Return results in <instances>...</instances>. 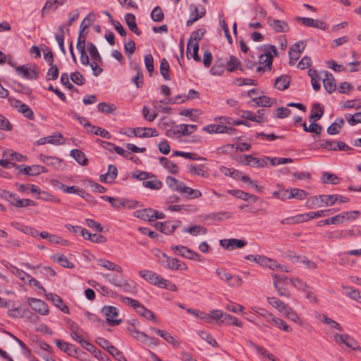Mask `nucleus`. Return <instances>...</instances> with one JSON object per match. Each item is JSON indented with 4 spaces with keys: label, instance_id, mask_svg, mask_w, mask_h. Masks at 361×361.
Masks as SVG:
<instances>
[{
    "label": "nucleus",
    "instance_id": "18",
    "mask_svg": "<svg viewBox=\"0 0 361 361\" xmlns=\"http://www.w3.org/2000/svg\"><path fill=\"white\" fill-rule=\"evenodd\" d=\"M39 159L47 166H52L54 169H59L62 166L61 159L56 157L40 154Z\"/></svg>",
    "mask_w": 361,
    "mask_h": 361
},
{
    "label": "nucleus",
    "instance_id": "36",
    "mask_svg": "<svg viewBox=\"0 0 361 361\" xmlns=\"http://www.w3.org/2000/svg\"><path fill=\"white\" fill-rule=\"evenodd\" d=\"M183 233H188L192 235H205L207 232V229L200 225H194L188 228H184L183 229Z\"/></svg>",
    "mask_w": 361,
    "mask_h": 361
},
{
    "label": "nucleus",
    "instance_id": "41",
    "mask_svg": "<svg viewBox=\"0 0 361 361\" xmlns=\"http://www.w3.org/2000/svg\"><path fill=\"white\" fill-rule=\"evenodd\" d=\"M323 114V108L321 107L319 104H314L311 111V115L310 116L309 120L310 121H317L322 118Z\"/></svg>",
    "mask_w": 361,
    "mask_h": 361
},
{
    "label": "nucleus",
    "instance_id": "33",
    "mask_svg": "<svg viewBox=\"0 0 361 361\" xmlns=\"http://www.w3.org/2000/svg\"><path fill=\"white\" fill-rule=\"evenodd\" d=\"M70 155L80 165L86 166L87 164L88 160L85 154L81 150L75 149L71 151Z\"/></svg>",
    "mask_w": 361,
    "mask_h": 361
},
{
    "label": "nucleus",
    "instance_id": "48",
    "mask_svg": "<svg viewBox=\"0 0 361 361\" xmlns=\"http://www.w3.org/2000/svg\"><path fill=\"white\" fill-rule=\"evenodd\" d=\"M318 319L321 320L323 323L329 325L331 327L336 329L340 331H343V328L341 327V326L337 322L333 320L326 315L319 314L318 316Z\"/></svg>",
    "mask_w": 361,
    "mask_h": 361
},
{
    "label": "nucleus",
    "instance_id": "61",
    "mask_svg": "<svg viewBox=\"0 0 361 361\" xmlns=\"http://www.w3.org/2000/svg\"><path fill=\"white\" fill-rule=\"evenodd\" d=\"M306 196L307 192L305 190L298 188H292L288 195L289 198H296L298 200H303Z\"/></svg>",
    "mask_w": 361,
    "mask_h": 361
},
{
    "label": "nucleus",
    "instance_id": "55",
    "mask_svg": "<svg viewBox=\"0 0 361 361\" xmlns=\"http://www.w3.org/2000/svg\"><path fill=\"white\" fill-rule=\"evenodd\" d=\"M101 198L104 200L108 201L112 207L116 209H119L121 206H125V202L123 199L115 198L106 195L101 196Z\"/></svg>",
    "mask_w": 361,
    "mask_h": 361
},
{
    "label": "nucleus",
    "instance_id": "1",
    "mask_svg": "<svg viewBox=\"0 0 361 361\" xmlns=\"http://www.w3.org/2000/svg\"><path fill=\"white\" fill-rule=\"evenodd\" d=\"M263 50L264 54L259 56V63L267 67V69L270 71L272 69L273 59L277 56L278 52L276 47L271 44L264 45Z\"/></svg>",
    "mask_w": 361,
    "mask_h": 361
},
{
    "label": "nucleus",
    "instance_id": "37",
    "mask_svg": "<svg viewBox=\"0 0 361 361\" xmlns=\"http://www.w3.org/2000/svg\"><path fill=\"white\" fill-rule=\"evenodd\" d=\"M205 32H206L205 29L201 28V29L197 30V31L192 32V34L190 35V40L187 45V56H188V51L190 50V45L193 44L195 42L198 43V41H200L202 38Z\"/></svg>",
    "mask_w": 361,
    "mask_h": 361
},
{
    "label": "nucleus",
    "instance_id": "51",
    "mask_svg": "<svg viewBox=\"0 0 361 361\" xmlns=\"http://www.w3.org/2000/svg\"><path fill=\"white\" fill-rule=\"evenodd\" d=\"M128 331L132 336L133 338L137 339V341L142 342V341H145L146 338V334L140 331L137 330L135 326L133 324L129 326L128 327Z\"/></svg>",
    "mask_w": 361,
    "mask_h": 361
},
{
    "label": "nucleus",
    "instance_id": "19",
    "mask_svg": "<svg viewBox=\"0 0 361 361\" xmlns=\"http://www.w3.org/2000/svg\"><path fill=\"white\" fill-rule=\"evenodd\" d=\"M268 23L276 32H286L289 30L288 25L285 21L272 19L269 17L268 18Z\"/></svg>",
    "mask_w": 361,
    "mask_h": 361
},
{
    "label": "nucleus",
    "instance_id": "16",
    "mask_svg": "<svg viewBox=\"0 0 361 361\" xmlns=\"http://www.w3.org/2000/svg\"><path fill=\"white\" fill-rule=\"evenodd\" d=\"M305 43L302 41L295 42L289 50V59L297 61L305 48Z\"/></svg>",
    "mask_w": 361,
    "mask_h": 361
},
{
    "label": "nucleus",
    "instance_id": "46",
    "mask_svg": "<svg viewBox=\"0 0 361 361\" xmlns=\"http://www.w3.org/2000/svg\"><path fill=\"white\" fill-rule=\"evenodd\" d=\"M118 170L115 165H109L107 172L104 174V182L110 183L117 177Z\"/></svg>",
    "mask_w": 361,
    "mask_h": 361
},
{
    "label": "nucleus",
    "instance_id": "43",
    "mask_svg": "<svg viewBox=\"0 0 361 361\" xmlns=\"http://www.w3.org/2000/svg\"><path fill=\"white\" fill-rule=\"evenodd\" d=\"M226 68L225 63L222 59L216 61L214 65L212 67L209 72L212 75H221Z\"/></svg>",
    "mask_w": 361,
    "mask_h": 361
},
{
    "label": "nucleus",
    "instance_id": "22",
    "mask_svg": "<svg viewBox=\"0 0 361 361\" xmlns=\"http://www.w3.org/2000/svg\"><path fill=\"white\" fill-rule=\"evenodd\" d=\"M155 209L147 208L139 209L134 212L135 216L144 221H152Z\"/></svg>",
    "mask_w": 361,
    "mask_h": 361
},
{
    "label": "nucleus",
    "instance_id": "44",
    "mask_svg": "<svg viewBox=\"0 0 361 361\" xmlns=\"http://www.w3.org/2000/svg\"><path fill=\"white\" fill-rule=\"evenodd\" d=\"M178 128L179 129L176 133L178 134V137H180L191 134L197 130V126L196 125L180 124Z\"/></svg>",
    "mask_w": 361,
    "mask_h": 361
},
{
    "label": "nucleus",
    "instance_id": "27",
    "mask_svg": "<svg viewBox=\"0 0 361 361\" xmlns=\"http://www.w3.org/2000/svg\"><path fill=\"white\" fill-rule=\"evenodd\" d=\"M157 334L161 336L168 343L172 345L173 348H178L180 346V342L169 332L164 330H157Z\"/></svg>",
    "mask_w": 361,
    "mask_h": 361
},
{
    "label": "nucleus",
    "instance_id": "54",
    "mask_svg": "<svg viewBox=\"0 0 361 361\" xmlns=\"http://www.w3.org/2000/svg\"><path fill=\"white\" fill-rule=\"evenodd\" d=\"M152 178V180L143 181L142 185L145 188H150L152 190H159L162 186L161 182L154 176Z\"/></svg>",
    "mask_w": 361,
    "mask_h": 361
},
{
    "label": "nucleus",
    "instance_id": "57",
    "mask_svg": "<svg viewBox=\"0 0 361 361\" xmlns=\"http://www.w3.org/2000/svg\"><path fill=\"white\" fill-rule=\"evenodd\" d=\"M267 301L271 305H272L281 312L283 311V310H284L286 305L283 302L276 297H269L267 298Z\"/></svg>",
    "mask_w": 361,
    "mask_h": 361
},
{
    "label": "nucleus",
    "instance_id": "30",
    "mask_svg": "<svg viewBox=\"0 0 361 361\" xmlns=\"http://www.w3.org/2000/svg\"><path fill=\"white\" fill-rule=\"evenodd\" d=\"M14 106L18 109V111L22 113L26 118L30 120L34 118L33 111L27 105L18 100H16L15 101Z\"/></svg>",
    "mask_w": 361,
    "mask_h": 361
},
{
    "label": "nucleus",
    "instance_id": "24",
    "mask_svg": "<svg viewBox=\"0 0 361 361\" xmlns=\"http://www.w3.org/2000/svg\"><path fill=\"white\" fill-rule=\"evenodd\" d=\"M228 193L235 196V197L242 199L245 201H252L253 202H255L258 200L257 196L251 195L247 192H245L240 190H229Z\"/></svg>",
    "mask_w": 361,
    "mask_h": 361
},
{
    "label": "nucleus",
    "instance_id": "59",
    "mask_svg": "<svg viewBox=\"0 0 361 361\" xmlns=\"http://www.w3.org/2000/svg\"><path fill=\"white\" fill-rule=\"evenodd\" d=\"M98 111L104 114H112L116 110L114 104L101 102L97 105Z\"/></svg>",
    "mask_w": 361,
    "mask_h": 361
},
{
    "label": "nucleus",
    "instance_id": "26",
    "mask_svg": "<svg viewBox=\"0 0 361 361\" xmlns=\"http://www.w3.org/2000/svg\"><path fill=\"white\" fill-rule=\"evenodd\" d=\"M172 249L176 250L178 254L181 255L183 257H186L190 259H195L198 256V254L188 247L183 245H176L173 246Z\"/></svg>",
    "mask_w": 361,
    "mask_h": 361
},
{
    "label": "nucleus",
    "instance_id": "25",
    "mask_svg": "<svg viewBox=\"0 0 361 361\" xmlns=\"http://www.w3.org/2000/svg\"><path fill=\"white\" fill-rule=\"evenodd\" d=\"M1 197L8 201L12 205L16 207H21V199L16 194L11 193L9 191L4 190L1 192Z\"/></svg>",
    "mask_w": 361,
    "mask_h": 361
},
{
    "label": "nucleus",
    "instance_id": "3",
    "mask_svg": "<svg viewBox=\"0 0 361 361\" xmlns=\"http://www.w3.org/2000/svg\"><path fill=\"white\" fill-rule=\"evenodd\" d=\"M161 255L163 259H160V262L163 267L172 270H186L188 269L186 264L178 259L169 257L164 252H161Z\"/></svg>",
    "mask_w": 361,
    "mask_h": 361
},
{
    "label": "nucleus",
    "instance_id": "64",
    "mask_svg": "<svg viewBox=\"0 0 361 361\" xmlns=\"http://www.w3.org/2000/svg\"><path fill=\"white\" fill-rule=\"evenodd\" d=\"M322 178L324 183L337 184L338 183V178L329 172H323Z\"/></svg>",
    "mask_w": 361,
    "mask_h": 361
},
{
    "label": "nucleus",
    "instance_id": "50",
    "mask_svg": "<svg viewBox=\"0 0 361 361\" xmlns=\"http://www.w3.org/2000/svg\"><path fill=\"white\" fill-rule=\"evenodd\" d=\"M302 126L305 132L314 133L317 135H319L322 129V127L319 124L315 123V121H312V123L308 126L305 122L302 123Z\"/></svg>",
    "mask_w": 361,
    "mask_h": 361
},
{
    "label": "nucleus",
    "instance_id": "34",
    "mask_svg": "<svg viewBox=\"0 0 361 361\" xmlns=\"http://www.w3.org/2000/svg\"><path fill=\"white\" fill-rule=\"evenodd\" d=\"M125 20L129 29L133 31L135 35H140L141 32L137 29L135 22V16L133 13H127L125 16Z\"/></svg>",
    "mask_w": 361,
    "mask_h": 361
},
{
    "label": "nucleus",
    "instance_id": "38",
    "mask_svg": "<svg viewBox=\"0 0 361 361\" xmlns=\"http://www.w3.org/2000/svg\"><path fill=\"white\" fill-rule=\"evenodd\" d=\"M250 346L253 348L256 352L261 355L264 358H268L269 360L271 361H274V355L271 353H270L268 350H267L264 348L253 343V342H249Z\"/></svg>",
    "mask_w": 361,
    "mask_h": 361
},
{
    "label": "nucleus",
    "instance_id": "42",
    "mask_svg": "<svg viewBox=\"0 0 361 361\" xmlns=\"http://www.w3.org/2000/svg\"><path fill=\"white\" fill-rule=\"evenodd\" d=\"M51 259L59 263L61 266L65 268L72 269L74 267L73 263L70 262L66 257L64 255H60L58 254L51 256Z\"/></svg>",
    "mask_w": 361,
    "mask_h": 361
},
{
    "label": "nucleus",
    "instance_id": "23",
    "mask_svg": "<svg viewBox=\"0 0 361 361\" xmlns=\"http://www.w3.org/2000/svg\"><path fill=\"white\" fill-rule=\"evenodd\" d=\"M82 236L86 239L96 243H104L106 241V238L101 234H92L88 230L82 231Z\"/></svg>",
    "mask_w": 361,
    "mask_h": 361
},
{
    "label": "nucleus",
    "instance_id": "8",
    "mask_svg": "<svg viewBox=\"0 0 361 361\" xmlns=\"http://www.w3.org/2000/svg\"><path fill=\"white\" fill-rule=\"evenodd\" d=\"M56 346L62 351L73 357H77L81 352L80 349L75 347L74 345L65 342L60 339L55 341Z\"/></svg>",
    "mask_w": 361,
    "mask_h": 361
},
{
    "label": "nucleus",
    "instance_id": "62",
    "mask_svg": "<svg viewBox=\"0 0 361 361\" xmlns=\"http://www.w3.org/2000/svg\"><path fill=\"white\" fill-rule=\"evenodd\" d=\"M88 51L94 61H102V57L100 56L96 46L93 43H88Z\"/></svg>",
    "mask_w": 361,
    "mask_h": 361
},
{
    "label": "nucleus",
    "instance_id": "20",
    "mask_svg": "<svg viewBox=\"0 0 361 361\" xmlns=\"http://www.w3.org/2000/svg\"><path fill=\"white\" fill-rule=\"evenodd\" d=\"M83 348L88 350L89 352H90L96 358H97L100 361L109 360V358L106 353H102L94 345H93L92 343L89 342L85 343V346Z\"/></svg>",
    "mask_w": 361,
    "mask_h": 361
},
{
    "label": "nucleus",
    "instance_id": "21",
    "mask_svg": "<svg viewBox=\"0 0 361 361\" xmlns=\"http://www.w3.org/2000/svg\"><path fill=\"white\" fill-rule=\"evenodd\" d=\"M338 209H324L317 212H310L309 213L305 214L306 221H308L310 219H317L322 216H329L331 214H333L334 213L336 212Z\"/></svg>",
    "mask_w": 361,
    "mask_h": 361
},
{
    "label": "nucleus",
    "instance_id": "47",
    "mask_svg": "<svg viewBox=\"0 0 361 361\" xmlns=\"http://www.w3.org/2000/svg\"><path fill=\"white\" fill-rule=\"evenodd\" d=\"M136 312L142 317L147 319H155L154 314L149 310L147 309L140 302L137 308Z\"/></svg>",
    "mask_w": 361,
    "mask_h": 361
},
{
    "label": "nucleus",
    "instance_id": "39",
    "mask_svg": "<svg viewBox=\"0 0 361 361\" xmlns=\"http://www.w3.org/2000/svg\"><path fill=\"white\" fill-rule=\"evenodd\" d=\"M160 164L166 169L170 173L176 174L178 172V166L166 157H161L159 158Z\"/></svg>",
    "mask_w": 361,
    "mask_h": 361
},
{
    "label": "nucleus",
    "instance_id": "52",
    "mask_svg": "<svg viewBox=\"0 0 361 361\" xmlns=\"http://www.w3.org/2000/svg\"><path fill=\"white\" fill-rule=\"evenodd\" d=\"M345 295L361 303V294L360 291L351 287H343Z\"/></svg>",
    "mask_w": 361,
    "mask_h": 361
},
{
    "label": "nucleus",
    "instance_id": "4",
    "mask_svg": "<svg viewBox=\"0 0 361 361\" xmlns=\"http://www.w3.org/2000/svg\"><path fill=\"white\" fill-rule=\"evenodd\" d=\"M216 274L231 287H239L241 286L242 279L238 275H233L221 269H216Z\"/></svg>",
    "mask_w": 361,
    "mask_h": 361
},
{
    "label": "nucleus",
    "instance_id": "35",
    "mask_svg": "<svg viewBox=\"0 0 361 361\" xmlns=\"http://www.w3.org/2000/svg\"><path fill=\"white\" fill-rule=\"evenodd\" d=\"M290 79L288 75H281L275 80L274 87L279 90H286L290 85Z\"/></svg>",
    "mask_w": 361,
    "mask_h": 361
},
{
    "label": "nucleus",
    "instance_id": "6",
    "mask_svg": "<svg viewBox=\"0 0 361 361\" xmlns=\"http://www.w3.org/2000/svg\"><path fill=\"white\" fill-rule=\"evenodd\" d=\"M102 312L106 316V322L111 326L118 325L121 323V319H114L118 315V310L114 306H104L102 309Z\"/></svg>",
    "mask_w": 361,
    "mask_h": 361
},
{
    "label": "nucleus",
    "instance_id": "60",
    "mask_svg": "<svg viewBox=\"0 0 361 361\" xmlns=\"http://www.w3.org/2000/svg\"><path fill=\"white\" fill-rule=\"evenodd\" d=\"M169 63L166 59H162L160 64V73L165 80H170L169 71Z\"/></svg>",
    "mask_w": 361,
    "mask_h": 361
},
{
    "label": "nucleus",
    "instance_id": "49",
    "mask_svg": "<svg viewBox=\"0 0 361 361\" xmlns=\"http://www.w3.org/2000/svg\"><path fill=\"white\" fill-rule=\"evenodd\" d=\"M166 183L172 190L180 192L182 190V186L184 185L183 182L178 180L172 176H168L166 179Z\"/></svg>",
    "mask_w": 361,
    "mask_h": 361
},
{
    "label": "nucleus",
    "instance_id": "5",
    "mask_svg": "<svg viewBox=\"0 0 361 361\" xmlns=\"http://www.w3.org/2000/svg\"><path fill=\"white\" fill-rule=\"evenodd\" d=\"M139 274L148 283L159 287H161V286H164L163 284L166 283V279L152 271L147 269L142 270L140 271Z\"/></svg>",
    "mask_w": 361,
    "mask_h": 361
},
{
    "label": "nucleus",
    "instance_id": "9",
    "mask_svg": "<svg viewBox=\"0 0 361 361\" xmlns=\"http://www.w3.org/2000/svg\"><path fill=\"white\" fill-rule=\"evenodd\" d=\"M28 303L31 308L35 312L42 315H47L49 313V307L43 300L37 298H29Z\"/></svg>",
    "mask_w": 361,
    "mask_h": 361
},
{
    "label": "nucleus",
    "instance_id": "31",
    "mask_svg": "<svg viewBox=\"0 0 361 361\" xmlns=\"http://www.w3.org/2000/svg\"><path fill=\"white\" fill-rule=\"evenodd\" d=\"M65 0H47L42 9V16L46 15L50 11L56 10L59 6L63 4Z\"/></svg>",
    "mask_w": 361,
    "mask_h": 361
},
{
    "label": "nucleus",
    "instance_id": "2",
    "mask_svg": "<svg viewBox=\"0 0 361 361\" xmlns=\"http://www.w3.org/2000/svg\"><path fill=\"white\" fill-rule=\"evenodd\" d=\"M17 73L27 80H37L39 71L35 64L27 63L16 68Z\"/></svg>",
    "mask_w": 361,
    "mask_h": 361
},
{
    "label": "nucleus",
    "instance_id": "7",
    "mask_svg": "<svg viewBox=\"0 0 361 361\" xmlns=\"http://www.w3.org/2000/svg\"><path fill=\"white\" fill-rule=\"evenodd\" d=\"M18 169V173H24L28 176H37L43 173L47 172V170L41 165H20L17 167Z\"/></svg>",
    "mask_w": 361,
    "mask_h": 361
},
{
    "label": "nucleus",
    "instance_id": "17",
    "mask_svg": "<svg viewBox=\"0 0 361 361\" xmlns=\"http://www.w3.org/2000/svg\"><path fill=\"white\" fill-rule=\"evenodd\" d=\"M190 10L191 13L190 15V18L187 21L188 26L192 25L194 22L203 17L206 12L204 8L202 6H194L193 8L190 6Z\"/></svg>",
    "mask_w": 361,
    "mask_h": 361
},
{
    "label": "nucleus",
    "instance_id": "45",
    "mask_svg": "<svg viewBox=\"0 0 361 361\" xmlns=\"http://www.w3.org/2000/svg\"><path fill=\"white\" fill-rule=\"evenodd\" d=\"M61 190H62L64 192L72 194V193H76L79 196L86 198L85 197V191L81 189H79L78 187L73 185V186H66L65 184H61V186L59 188Z\"/></svg>",
    "mask_w": 361,
    "mask_h": 361
},
{
    "label": "nucleus",
    "instance_id": "28",
    "mask_svg": "<svg viewBox=\"0 0 361 361\" xmlns=\"http://www.w3.org/2000/svg\"><path fill=\"white\" fill-rule=\"evenodd\" d=\"M226 68L228 72H234L236 70L243 71L240 61L235 56L231 55L229 59L226 61Z\"/></svg>",
    "mask_w": 361,
    "mask_h": 361
},
{
    "label": "nucleus",
    "instance_id": "40",
    "mask_svg": "<svg viewBox=\"0 0 361 361\" xmlns=\"http://www.w3.org/2000/svg\"><path fill=\"white\" fill-rule=\"evenodd\" d=\"M305 214H298L293 216L285 218L281 221L282 224H296L306 222Z\"/></svg>",
    "mask_w": 361,
    "mask_h": 361
},
{
    "label": "nucleus",
    "instance_id": "11",
    "mask_svg": "<svg viewBox=\"0 0 361 361\" xmlns=\"http://www.w3.org/2000/svg\"><path fill=\"white\" fill-rule=\"evenodd\" d=\"M220 245L223 247L232 250L235 248H242L247 245V241L242 239H223L219 241Z\"/></svg>",
    "mask_w": 361,
    "mask_h": 361
},
{
    "label": "nucleus",
    "instance_id": "29",
    "mask_svg": "<svg viewBox=\"0 0 361 361\" xmlns=\"http://www.w3.org/2000/svg\"><path fill=\"white\" fill-rule=\"evenodd\" d=\"M244 164L253 167H264L267 165L266 161L264 159L254 157L251 155H244Z\"/></svg>",
    "mask_w": 361,
    "mask_h": 361
},
{
    "label": "nucleus",
    "instance_id": "53",
    "mask_svg": "<svg viewBox=\"0 0 361 361\" xmlns=\"http://www.w3.org/2000/svg\"><path fill=\"white\" fill-rule=\"evenodd\" d=\"M2 157L8 158L11 161H23L26 160L25 156L16 152H4Z\"/></svg>",
    "mask_w": 361,
    "mask_h": 361
},
{
    "label": "nucleus",
    "instance_id": "63",
    "mask_svg": "<svg viewBox=\"0 0 361 361\" xmlns=\"http://www.w3.org/2000/svg\"><path fill=\"white\" fill-rule=\"evenodd\" d=\"M152 19L155 22H161L163 20L164 15L160 6L154 8L151 13Z\"/></svg>",
    "mask_w": 361,
    "mask_h": 361
},
{
    "label": "nucleus",
    "instance_id": "58",
    "mask_svg": "<svg viewBox=\"0 0 361 361\" xmlns=\"http://www.w3.org/2000/svg\"><path fill=\"white\" fill-rule=\"evenodd\" d=\"M252 102L255 103V106H270L271 99L267 96H261L257 98L252 99Z\"/></svg>",
    "mask_w": 361,
    "mask_h": 361
},
{
    "label": "nucleus",
    "instance_id": "12",
    "mask_svg": "<svg viewBox=\"0 0 361 361\" xmlns=\"http://www.w3.org/2000/svg\"><path fill=\"white\" fill-rule=\"evenodd\" d=\"M322 75H324L323 85L324 89L329 92L332 93L336 90V85L334 75L328 72L327 71H324L321 73Z\"/></svg>",
    "mask_w": 361,
    "mask_h": 361
},
{
    "label": "nucleus",
    "instance_id": "10",
    "mask_svg": "<svg viewBox=\"0 0 361 361\" xmlns=\"http://www.w3.org/2000/svg\"><path fill=\"white\" fill-rule=\"evenodd\" d=\"M64 137L63 135L57 132L54 133L53 135L47 136L45 137H42L37 141H36V143L37 145H45L47 143L51 144V145H63L64 144Z\"/></svg>",
    "mask_w": 361,
    "mask_h": 361
},
{
    "label": "nucleus",
    "instance_id": "15",
    "mask_svg": "<svg viewBox=\"0 0 361 361\" xmlns=\"http://www.w3.org/2000/svg\"><path fill=\"white\" fill-rule=\"evenodd\" d=\"M84 127L88 133L96 135H100L101 137L106 139L111 138V135L109 131L102 128L95 126L91 124L90 122H87L85 124H84Z\"/></svg>",
    "mask_w": 361,
    "mask_h": 361
},
{
    "label": "nucleus",
    "instance_id": "13",
    "mask_svg": "<svg viewBox=\"0 0 361 361\" xmlns=\"http://www.w3.org/2000/svg\"><path fill=\"white\" fill-rule=\"evenodd\" d=\"M295 20L298 22L301 23L302 25L311 27H315L320 30H325L326 29V24L320 20H315L310 18H306V17H296Z\"/></svg>",
    "mask_w": 361,
    "mask_h": 361
},
{
    "label": "nucleus",
    "instance_id": "32",
    "mask_svg": "<svg viewBox=\"0 0 361 361\" xmlns=\"http://www.w3.org/2000/svg\"><path fill=\"white\" fill-rule=\"evenodd\" d=\"M97 264L99 266L102 267L107 270L116 271L118 273H121L123 271L122 267L121 266L117 265L114 262L109 261L106 259H98Z\"/></svg>",
    "mask_w": 361,
    "mask_h": 361
},
{
    "label": "nucleus",
    "instance_id": "14",
    "mask_svg": "<svg viewBox=\"0 0 361 361\" xmlns=\"http://www.w3.org/2000/svg\"><path fill=\"white\" fill-rule=\"evenodd\" d=\"M132 133L138 137H150L158 136V133L153 128H135L131 130Z\"/></svg>",
    "mask_w": 361,
    "mask_h": 361
},
{
    "label": "nucleus",
    "instance_id": "56",
    "mask_svg": "<svg viewBox=\"0 0 361 361\" xmlns=\"http://www.w3.org/2000/svg\"><path fill=\"white\" fill-rule=\"evenodd\" d=\"M221 322L225 323L226 324L236 326L238 327L243 326L242 322L239 321L237 317L229 314H225L224 319H221Z\"/></svg>",
    "mask_w": 361,
    "mask_h": 361
}]
</instances>
